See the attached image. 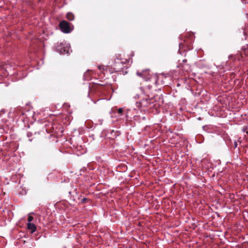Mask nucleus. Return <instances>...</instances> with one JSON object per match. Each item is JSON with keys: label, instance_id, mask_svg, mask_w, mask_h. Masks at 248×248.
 I'll use <instances>...</instances> for the list:
<instances>
[{"label": "nucleus", "instance_id": "1", "mask_svg": "<svg viewBox=\"0 0 248 248\" xmlns=\"http://www.w3.org/2000/svg\"><path fill=\"white\" fill-rule=\"evenodd\" d=\"M128 62L127 59H122L120 56H116L114 60V69L117 72L120 71L124 69V65Z\"/></svg>", "mask_w": 248, "mask_h": 248}, {"label": "nucleus", "instance_id": "2", "mask_svg": "<svg viewBox=\"0 0 248 248\" xmlns=\"http://www.w3.org/2000/svg\"><path fill=\"white\" fill-rule=\"evenodd\" d=\"M55 49L61 54H68L70 49L69 44L65 42L57 44L55 46Z\"/></svg>", "mask_w": 248, "mask_h": 248}, {"label": "nucleus", "instance_id": "3", "mask_svg": "<svg viewBox=\"0 0 248 248\" xmlns=\"http://www.w3.org/2000/svg\"><path fill=\"white\" fill-rule=\"evenodd\" d=\"M59 26L62 31L64 33H68L71 31L69 23L65 20L61 21L60 23Z\"/></svg>", "mask_w": 248, "mask_h": 248}, {"label": "nucleus", "instance_id": "4", "mask_svg": "<svg viewBox=\"0 0 248 248\" xmlns=\"http://www.w3.org/2000/svg\"><path fill=\"white\" fill-rule=\"evenodd\" d=\"M151 103V99L145 98L143 99L139 102H137L136 105L137 107L139 108L141 110L147 107L148 105L150 104Z\"/></svg>", "mask_w": 248, "mask_h": 248}, {"label": "nucleus", "instance_id": "5", "mask_svg": "<svg viewBox=\"0 0 248 248\" xmlns=\"http://www.w3.org/2000/svg\"><path fill=\"white\" fill-rule=\"evenodd\" d=\"M186 62L187 60L186 59L183 60V63H180V66L182 68L187 72L190 70V66L186 64Z\"/></svg>", "mask_w": 248, "mask_h": 248}, {"label": "nucleus", "instance_id": "6", "mask_svg": "<svg viewBox=\"0 0 248 248\" xmlns=\"http://www.w3.org/2000/svg\"><path fill=\"white\" fill-rule=\"evenodd\" d=\"M27 228L31 233H33L36 230V226L32 223H28L27 224Z\"/></svg>", "mask_w": 248, "mask_h": 248}, {"label": "nucleus", "instance_id": "7", "mask_svg": "<svg viewBox=\"0 0 248 248\" xmlns=\"http://www.w3.org/2000/svg\"><path fill=\"white\" fill-rule=\"evenodd\" d=\"M66 17L69 20L72 21L74 19L75 17L72 13H68L66 15Z\"/></svg>", "mask_w": 248, "mask_h": 248}, {"label": "nucleus", "instance_id": "8", "mask_svg": "<svg viewBox=\"0 0 248 248\" xmlns=\"http://www.w3.org/2000/svg\"><path fill=\"white\" fill-rule=\"evenodd\" d=\"M137 75L139 77H142L143 78H144L146 80H148L149 79L148 78H145L144 77V73L143 72L141 73V72H137Z\"/></svg>", "mask_w": 248, "mask_h": 248}, {"label": "nucleus", "instance_id": "9", "mask_svg": "<svg viewBox=\"0 0 248 248\" xmlns=\"http://www.w3.org/2000/svg\"><path fill=\"white\" fill-rule=\"evenodd\" d=\"M33 135V134L31 132H28L27 133V136L29 138V141H31L32 139H30L31 137Z\"/></svg>", "mask_w": 248, "mask_h": 248}, {"label": "nucleus", "instance_id": "10", "mask_svg": "<svg viewBox=\"0 0 248 248\" xmlns=\"http://www.w3.org/2000/svg\"><path fill=\"white\" fill-rule=\"evenodd\" d=\"M33 219V217L31 216H29L28 217V221L29 223H31L32 220Z\"/></svg>", "mask_w": 248, "mask_h": 248}, {"label": "nucleus", "instance_id": "11", "mask_svg": "<svg viewBox=\"0 0 248 248\" xmlns=\"http://www.w3.org/2000/svg\"><path fill=\"white\" fill-rule=\"evenodd\" d=\"M98 69L100 70H104L106 69V67L104 66L99 65L98 66Z\"/></svg>", "mask_w": 248, "mask_h": 248}, {"label": "nucleus", "instance_id": "12", "mask_svg": "<svg viewBox=\"0 0 248 248\" xmlns=\"http://www.w3.org/2000/svg\"><path fill=\"white\" fill-rule=\"evenodd\" d=\"M123 112V108H119L118 109V113L119 114H122Z\"/></svg>", "mask_w": 248, "mask_h": 248}, {"label": "nucleus", "instance_id": "13", "mask_svg": "<svg viewBox=\"0 0 248 248\" xmlns=\"http://www.w3.org/2000/svg\"><path fill=\"white\" fill-rule=\"evenodd\" d=\"M147 88H148V89L149 90H150V89H151V86H150V85H148V86H147Z\"/></svg>", "mask_w": 248, "mask_h": 248}, {"label": "nucleus", "instance_id": "14", "mask_svg": "<svg viewBox=\"0 0 248 248\" xmlns=\"http://www.w3.org/2000/svg\"><path fill=\"white\" fill-rule=\"evenodd\" d=\"M86 200H87V199H86V198H83V199L82 200V202H84Z\"/></svg>", "mask_w": 248, "mask_h": 248}, {"label": "nucleus", "instance_id": "15", "mask_svg": "<svg viewBox=\"0 0 248 248\" xmlns=\"http://www.w3.org/2000/svg\"><path fill=\"white\" fill-rule=\"evenodd\" d=\"M245 51L246 52V51H248V48H245Z\"/></svg>", "mask_w": 248, "mask_h": 248}, {"label": "nucleus", "instance_id": "16", "mask_svg": "<svg viewBox=\"0 0 248 248\" xmlns=\"http://www.w3.org/2000/svg\"><path fill=\"white\" fill-rule=\"evenodd\" d=\"M243 3H245V0H241Z\"/></svg>", "mask_w": 248, "mask_h": 248}, {"label": "nucleus", "instance_id": "17", "mask_svg": "<svg viewBox=\"0 0 248 248\" xmlns=\"http://www.w3.org/2000/svg\"><path fill=\"white\" fill-rule=\"evenodd\" d=\"M234 144H235V147H236V146H237V143L235 142Z\"/></svg>", "mask_w": 248, "mask_h": 248}]
</instances>
